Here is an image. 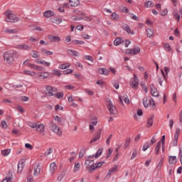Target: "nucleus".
<instances>
[{"label": "nucleus", "mask_w": 182, "mask_h": 182, "mask_svg": "<svg viewBox=\"0 0 182 182\" xmlns=\"http://www.w3.org/2000/svg\"><path fill=\"white\" fill-rule=\"evenodd\" d=\"M3 58L4 62L7 63V65H9L10 66H12L14 63H15V58L18 59L19 58V53H17V51H6L3 54Z\"/></svg>", "instance_id": "1"}, {"label": "nucleus", "mask_w": 182, "mask_h": 182, "mask_svg": "<svg viewBox=\"0 0 182 182\" xmlns=\"http://www.w3.org/2000/svg\"><path fill=\"white\" fill-rule=\"evenodd\" d=\"M6 16V22H9L11 23H15V22H18L19 21V18L14 14L12 11L8 10L4 13Z\"/></svg>", "instance_id": "2"}, {"label": "nucleus", "mask_w": 182, "mask_h": 182, "mask_svg": "<svg viewBox=\"0 0 182 182\" xmlns=\"http://www.w3.org/2000/svg\"><path fill=\"white\" fill-rule=\"evenodd\" d=\"M49 125L51 132H53V133L57 134V136H62V129H60L59 127L53 122V121L50 122Z\"/></svg>", "instance_id": "3"}, {"label": "nucleus", "mask_w": 182, "mask_h": 182, "mask_svg": "<svg viewBox=\"0 0 182 182\" xmlns=\"http://www.w3.org/2000/svg\"><path fill=\"white\" fill-rule=\"evenodd\" d=\"M107 107L109 112V114L114 116V114H117V109L116 107L113 105V102L110 100H107Z\"/></svg>", "instance_id": "4"}, {"label": "nucleus", "mask_w": 182, "mask_h": 182, "mask_svg": "<svg viewBox=\"0 0 182 182\" xmlns=\"http://www.w3.org/2000/svg\"><path fill=\"white\" fill-rule=\"evenodd\" d=\"M129 85L132 89L139 88V78L136 74H134V77L131 79Z\"/></svg>", "instance_id": "5"}, {"label": "nucleus", "mask_w": 182, "mask_h": 182, "mask_svg": "<svg viewBox=\"0 0 182 182\" xmlns=\"http://www.w3.org/2000/svg\"><path fill=\"white\" fill-rule=\"evenodd\" d=\"M179 136H180V129H179V128H177L176 129V132H175V134H174L173 139L171 142V146H177V141L178 140Z\"/></svg>", "instance_id": "6"}, {"label": "nucleus", "mask_w": 182, "mask_h": 182, "mask_svg": "<svg viewBox=\"0 0 182 182\" xmlns=\"http://www.w3.org/2000/svg\"><path fill=\"white\" fill-rule=\"evenodd\" d=\"M36 132L40 134V136H45V124H37L36 127Z\"/></svg>", "instance_id": "7"}, {"label": "nucleus", "mask_w": 182, "mask_h": 182, "mask_svg": "<svg viewBox=\"0 0 182 182\" xmlns=\"http://www.w3.org/2000/svg\"><path fill=\"white\" fill-rule=\"evenodd\" d=\"M46 90L47 94H48L50 96H53V93H55V92H58V88L48 85L46 87Z\"/></svg>", "instance_id": "8"}, {"label": "nucleus", "mask_w": 182, "mask_h": 182, "mask_svg": "<svg viewBox=\"0 0 182 182\" xmlns=\"http://www.w3.org/2000/svg\"><path fill=\"white\" fill-rule=\"evenodd\" d=\"M127 55H137L140 52V48L137 47L132 49H127L126 50Z\"/></svg>", "instance_id": "9"}, {"label": "nucleus", "mask_w": 182, "mask_h": 182, "mask_svg": "<svg viewBox=\"0 0 182 182\" xmlns=\"http://www.w3.org/2000/svg\"><path fill=\"white\" fill-rule=\"evenodd\" d=\"M57 170H58V166H56V163L55 162L51 163L49 167V171L50 175L53 176L56 173Z\"/></svg>", "instance_id": "10"}, {"label": "nucleus", "mask_w": 182, "mask_h": 182, "mask_svg": "<svg viewBox=\"0 0 182 182\" xmlns=\"http://www.w3.org/2000/svg\"><path fill=\"white\" fill-rule=\"evenodd\" d=\"M28 68H31V69H33L34 70H38L39 72H43L44 70L43 67L32 63H28Z\"/></svg>", "instance_id": "11"}, {"label": "nucleus", "mask_w": 182, "mask_h": 182, "mask_svg": "<svg viewBox=\"0 0 182 182\" xmlns=\"http://www.w3.org/2000/svg\"><path fill=\"white\" fill-rule=\"evenodd\" d=\"M105 164V161H101L95 164V165H91L90 168V173H92V171H95L97 168H100V167H102V164Z\"/></svg>", "instance_id": "12"}, {"label": "nucleus", "mask_w": 182, "mask_h": 182, "mask_svg": "<svg viewBox=\"0 0 182 182\" xmlns=\"http://www.w3.org/2000/svg\"><path fill=\"white\" fill-rule=\"evenodd\" d=\"M151 103H153V105H154V101L151 100L150 98L145 97L143 100V104L144 107H149L150 106V105H151Z\"/></svg>", "instance_id": "13"}, {"label": "nucleus", "mask_w": 182, "mask_h": 182, "mask_svg": "<svg viewBox=\"0 0 182 182\" xmlns=\"http://www.w3.org/2000/svg\"><path fill=\"white\" fill-rule=\"evenodd\" d=\"M150 89L152 96H154V97H157V96H159V91H157V89L154 86V84L150 85Z\"/></svg>", "instance_id": "14"}, {"label": "nucleus", "mask_w": 182, "mask_h": 182, "mask_svg": "<svg viewBox=\"0 0 182 182\" xmlns=\"http://www.w3.org/2000/svg\"><path fill=\"white\" fill-rule=\"evenodd\" d=\"M16 49H19L20 50H31V46L26 44H21V45H17L16 46Z\"/></svg>", "instance_id": "15"}, {"label": "nucleus", "mask_w": 182, "mask_h": 182, "mask_svg": "<svg viewBox=\"0 0 182 182\" xmlns=\"http://www.w3.org/2000/svg\"><path fill=\"white\" fill-rule=\"evenodd\" d=\"M48 39L50 42H60V41H62V38H60V37L52 35L48 36Z\"/></svg>", "instance_id": "16"}, {"label": "nucleus", "mask_w": 182, "mask_h": 182, "mask_svg": "<svg viewBox=\"0 0 182 182\" xmlns=\"http://www.w3.org/2000/svg\"><path fill=\"white\" fill-rule=\"evenodd\" d=\"M41 53H42L43 55H46L47 56H51L52 55H53V52L47 50L45 48H41L40 50Z\"/></svg>", "instance_id": "17"}, {"label": "nucleus", "mask_w": 182, "mask_h": 182, "mask_svg": "<svg viewBox=\"0 0 182 182\" xmlns=\"http://www.w3.org/2000/svg\"><path fill=\"white\" fill-rule=\"evenodd\" d=\"M119 169V166L117 165L114 166L113 168L109 169L107 173V177H110L113 173H116L117 170Z\"/></svg>", "instance_id": "18"}, {"label": "nucleus", "mask_w": 182, "mask_h": 182, "mask_svg": "<svg viewBox=\"0 0 182 182\" xmlns=\"http://www.w3.org/2000/svg\"><path fill=\"white\" fill-rule=\"evenodd\" d=\"M23 75H26L27 76H31V77H33L36 76V73L35 71H31L29 70H24L23 71Z\"/></svg>", "instance_id": "19"}, {"label": "nucleus", "mask_w": 182, "mask_h": 182, "mask_svg": "<svg viewBox=\"0 0 182 182\" xmlns=\"http://www.w3.org/2000/svg\"><path fill=\"white\" fill-rule=\"evenodd\" d=\"M123 100L126 105H130V100L127 95L123 96L122 98V97H119V102L122 105H123Z\"/></svg>", "instance_id": "20"}, {"label": "nucleus", "mask_w": 182, "mask_h": 182, "mask_svg": "<svg viewBox=\"0 0 182 182\" xmlns=\"http://www.w3.org/2000/svg\"><path fill=\"white\" fill-rule=\"evenodd\" d=\"M67 52L68 55H70L71 56H75L76 58H77V56H80V53L75 50L68 49Z\"/></svg>", "instance_id": "21"}, {"label": "nucleus", "mask_w": 182, "mask_h": 182, "mask_svg": "<svg viewBox=\"0 0 182 182\" xmlns=\"http://www.w3.org/2000/svg\"><path fill=\"white\" fill-rule=\"evenodd\" d=\"M161 72L162 73V76L158 77V82H159L160 86H163V82H164V79H166V74L164 73V71H163V70H161Z\"/></svg>", "instance_id": "22"}, {"label": "nucleus", "mask_w": 182, "mask_h": 182, "mask_svg": "<svg viewBox=\"0 0 182 182\" xmlns=\"http://www.w3.org/2000/svg\"><path fill=\"white\" fill-rule=\"evenodd\" d=\"M41 174V165H36L33 168V175L39 176Z\"/></svg>", "instance_id": "23"}, {"label": "nucleus", "mask_w": 182, "mask_h": 182, "mask_svg": "<svg viewBox=\"0 0 182 182\" xmlns=\"http://www.w3.org/2000/svg\"><path fill=\"white\" fill-rule=\"evenodd\" d=\"M102 136V133L100 132H98L95 134V136H94V138L90 141V144L92 143H95L96 141H97V140H99L100 139Z\"/></svg>", "instance_id": "24"}, {"label": "nucleus", "mask_w": 182, "mask_h": 182, "mask_svg": "<svg viewBox=\"0 0 182 182\" xmlns=\"http://www.w3.org/2000/svg\"><path fill=\"white\" fill-rule=\"evenodd\" d=\"M25 166V163L22 162V161H19L18 164V170L17 172L18 173V174H21L22 173V170H23V167Z\"/></svg>", "instance_id": "25"}, {"label": "nucleus", "mask_w": 182, "mask_h": 182, "mask_svg": "<svg viewBox=\"0 0 182 182\" xmlns=\"http://www.w3.org/2000/svg\"><path fill=\"white\" fill-rule=\"evenodd\" d=\"M48 77H49V73L48 72L39 73L38 74V77H39L40 79H46Z\"/></svg>", "instance_id": "26"}, {"label": "nucleus", "mask_w": 182, "mask_h": 182, "mask_svg": "<svg viewBox=\"0 0 182 182\" xmlns=\"http://www.w3.org/2000/svg\"><path fill=\"white\" fill-rule=\"evenodd\" d=\"M165 140H166V135H164V136H162L161 139L158 142L160 144H162L161 145L162 153H164V149H165V147H164V146H165L164 141H165Z\"/></svg>", "instance_id": "27"}, {"label": "nucleus", "mask_w": 182, "mask_h": 182, "mask_svg": "<svg viewBox=\"0 0 182 182\" xmlns=\"http://www.w3.org/2000/svg\"><path fill=\"white\" fill-rule=\"evenodd\" d=\"M145 8H153L154 6V3L152 1H146L144 4Z\"/></svg>", "instance_id": "28"}, {"label": "nucleus", "mask_w": 182, "mask_h": 182, "mask_svg": "<svg viewBox=\"0 0 182 182\" xmlns=\"http://www.w3.org/2000/svg\"><path fill=\"white\" fill-rule=\"evenodd\" d=\"M124 31H125V32L128 33L129 35H134V31H132V29L130 28V26H129L127 25L124 26Z\"/></svg>", "instance_id": "29"}, {"label": "nucleus", "mask_w": 182, "mask_h": 182, "mask_svg": "<svg viewBox=\"0 0 182 182\" xmlns=\"http://www.w3.org/2000/svg\"><path fill=\"white\" fill-rule=\"evenodd\" d=\"M122 43H123V39L122 38H120V37L117 38L114 41V46H119V45H122Z\"/></svg>", "instance_id": "30"}, {"label": "nucleus", "mask_w": 182, "mask_h": 182, "mask_svg": "<svg viewBox=\"0 0 182 182\" xmlns=\"http://www.w3.org/2000/svg\"><path fill=\"white\" fill-rule=\"evenodd\" d=\"M98 72L100 75H105L106 76H107V75H109V70H107L106 68H99Z\"/></svg>", "instance_id": "31"}, {"label": "nucleus", "mask_w": 182, "mask_h": 182, "mask_svg": "<svg viewBox=\"0 0 182 182\" xmlns=\"http://www.w3.org/2000/svg\"><path fill=\"white\" fill-rule=\"evenodd\" d=\"M164 49L166 52H171L173 50V48H171V46H170V44L168 43H164Z\"/></svg>", "instance_id": "32"}, {"label": "nucleus", "mask_w": 182, "mask_h": 182, "mask_svg": "<svg viewBox=\"0 0 182 182\" xmlns=\"http://www.w3.org/2000/svg\"><path fill=\"white\" fill-rule=\"evenodd\" d=\"M168 162L169 164H176V163H177V156H169Z\"/></svg>", "instance_id": "33"}, {"label": "nucleus", "mask_w": 182, "mask_h": 182, "mask_svg": "<svg viewBox=\"0 0 182 182\" xmlns=\"http://www.w3.org/2000/svg\"><path fill=\"white\" fill-rule=\"evenodd\" d=\"M69 4L70 6L76 7L79 5V0H69Z\"/></svg>", "instance_id": "34"}, {"label": "nucleus", "mask_w": 182, "mask_h": 182, "mask_svg": "<svg viewBox=\"0 0 182 182\" xmlns=\"http://www.w3.org/2000/svg\"><path fill=\"white\" fill-rule=\"evenodd\" d=\"M80 170V163L79 162H75L74 167H73V172L74 173H77Z\"/></svg>", "instance_id": "35"}, {"label": "nucleus", "mask_w": 182, "mask_h": 182, "mask_svg": "<svg viewBox=\"0 0 182 182\" xmlns=\"http://www.w3.org/2000/svg\"><path fill=\"white\" fill-rule=\"evenodd\" d=\"M146 33L148 38H151L154 35V31L151 28H147Z\"/></svg>", "instance_id": "36"}, {"label": "nucleus", "mask_w": 182, "mask_h": 182, "mask_svg": "<svg viewBox=\"0 0 182 182\" xmlns=\"http://www.w3.org/2000/svg\"><path fill=\"white\" fill-rule=\"evenodd\" d=\"M43 15L46 18H50V16H53V11L48 10L43 13Z\"/></svg>", "instance_id": "37"}, {"label": "nucleus", "mask_w": 182, "mask_h": 182, "mask_svg": "<svg viewBox=\"0 0 182 182\" xmlns=\"http://www.w3.org/2000/svg\"><path fill=\"white\" fill-rule=\"evenodd\" d=\"M5 33H16L18 32V29L14 28V29H9L6 28L4 30Z\"/></svg>", "instance_id": "38"}, {"label": "nucleus", "mask_w": 182, "mask_h": 182, "mask_svg": "<svg viewBox=\"0 0 182 182\" xmlns=\"http://www.w3.org/2000/svg\"><path fill=\"white\" fill-rule=\"evenodd\" d=\"M132 141V139L130 137L127 138V139L125 140V143L124 145V149L126 150V149H127V147H129V146H130V143Z\"/></svg>", "instance_id": "39"}, {"label": "nucleus", "mask_w": 182, "mask_h": 182, "mask_svg": "<svg viewBox=\"0 0 182 182\" xmlns=\"http://www.w3.org/2000/svg\"><path fill=\"white\" fill-rule=\"evenodd\" d=\"M68 68H70V63H66L64 64H60L59 65V69H68Z\"/></svg>", "instance_id": "40"}, {"label": "nucleus", "mask_w": 182, "mask_h": 182, "mask_svg": "<svg viewBox=\"0 0 182 182\" xmlns=\"http://www.w3.org/2000/svg\"><path fill=\"white\" fill-rule=\"evenodd\" d=\"M111 19L114 21H119L120 19V16L117 14V13H112L111 15Z\"/></svg>", "instance_id": "41"}, {"label": "nucleus", "mask_w": 182, "mask_h": 182, "mask_svg": "<svg viewBox=\"0 0 182 182\" xmlns=\"http://www.w3.org/2000/svg\"><path fill=\"white\" fill-rule=\"evenodd\" d=\"M161 144H160L159 142L157 143V144L155 147V149H154L156 154H159V153H160V149H161Z\"/></svg>", "instance_id": "42"}, {"label": "nucleus", "mask_w": 182, "mask_h": 182, "mask_svg": "<svg viewBox=\"0 0 182 182\" xmlns=\"http://www.w3.org/2000/svg\"><path fill=\"white\" fill-rule=\"evenodd\" d=\"M163 163H164V159L162 158L160 159V161H159L156 166L157 170H161V166H163Z\"/></svg>", "instance_id": "43"}, {"label": "nucleus", "mask_w": 182, "mask_h": 182, "mask_svg": "<svg viewBox=\"0 0 182 182\" xmlns=\"http://www.w3.org/2000/svg\"><path fill=\"white\" fill-rule=\"evenodd\" d=\"M10 153H11V149H4L1 151V154L3 156H4L5 157H6V156H9Z\"/></svg>", "instance_id": "44"}, {"label": "nucleus", "mask_w": 182, "mask_h": 182, "mask_svg": "<svg viewBox=\"0 0 182 182\" xmlns=\"http://www.w3.org/2000/svg\"><path fill=\"white\" fill-rule=\"evenodd\" d=\"M72 43H73V45H83V43H85V42L82 41H79V40H73Z\"/></svg>", "instance_id": "45"}, {"label": "nucleus", "mask_w": 182, "mask_h": 182, "mask_svg": "<svg viewBox=\"0 0 182 182\" xmlns=\"http://www.w3.org/2000/svg\"><path fill=\"white\" fill-rule=\"evenodd\" d=\"M153 126V117H151L147 120V127H151Z\"/></svg>", "instance_id": "46"}, {"label": "nucleus", "mask_w": 182, "mask_h": 182, "mask_svg": "<svg viewBox=\"0 0 182 182\" xmlns=\"http://www.w3.org/2000/svg\"><path fill=\"white\" fill-rule=\"evenodd\" d=\"M32 53H33L32 58L35 59L41 57V55H39V53L36 50H32Z\"/></svg>", "instance_id": "47"}, {"label": "nucleus", "mask_w": 182, "mask_h": 182, "mask_svg": "<svg viewBox=\"0 0 182 182\" xmlns=\"http://www.w3.org/2000/svg\"><path fill=\"white\" fill-rule=\"evenodd\" d=\"M119 11L124 14H129V9L125 6H121Z\"/></svg>", "instance_id": "48"}, {"label": "nucleus", "mask_w": 182, "mask_h": 182, "mask_svg": "<svg viewBox=\"0 0 182 182\" xmlns=\"http://www.w3.org/2000/svg\"><path fill=\"white\" fill-rule=\"evenodd\" d=\"M62 22H63V20L59 17H56L53 21V23H56V25H59V23H62Z\"/></svg>", "instance_id": "49"}, {"label": "nucleus", "mask_w": 182, "mask_h": 182, "mask_svg": "<svg viewBox=\"0 0 182 182\" xmlns=\"http://www.w3.org/2000/svg\"><path fill=\"white\" fill-rule=\"evenodd\" d=\"M53 119L55 120V122H58L59 123V124H60V123H62V118L58 115L54 116Z\"/></svg>", "instance_id": "50"}, {"label": "nucleus", "mask_w": 182, "mask_h": 182, "mask_svg": "<svg viewBox=\"0 0 182 182\" xmlns=\"http://www.w3.org/2000/svg\"><path fill=\"white\" fill-rule=\"evenodd\" d=\"M102 152H103V149H98L96 155L95 156V159H98V157H100Z\"/></svg>", "instance_id": "51"}, {"label": "nucleus", "mask_w": 182, "mask_h": 182, "mask_svg": "<svg viewBox=\"0 0 182 182\" xmlns=\"http://www.w3.org/2000/svg\"><path fill=\"white\" fill-rule=\"evenodd\" d=\"M137 156V151L136 149H134L132 151V155L131 156V160H134V158Z\"/></svg>", "instance_id": "52"}, {"label": "nucleus", "mask_w": 182, "mask_h": 182, "mask_svg": "<svg viewBox=\"0 0 182 182\" xmlns=\"http://www.w3.org/2000/svg\"><path fill=\"white\" fill-rule=\"evenodd\" d=\"M1 127H2V129H4L5 130H6V129H8V124H6V122L2 121L1 123Z\"/></svg>", "instance_id": "53"}, {"label": "nucleus", "mask_w": 182, "mask_h": 182, "mask_svg": "<svg viewBox=\"0 0 182 182\" xmlns=\"http://www.w3.org/2000/svg\"><path fill=\"white\" fill-rule=\"evenodd\" d=\"M53 75H54L55 76H60V75L62 74L60 73V70H53Z\"/></svg>", "instance_id": "54"}, {"label": "nucleus", "mask_w": 182, "mask_h": 182, "mask_svg": "<svg viewBox=\"0 0 182 182\" xmlns=\"http://www.w3.org/2000/svg\"><path fill=\"white\" fill-rule=\"evenodd\" d=\"M84 59H85V60H90V62H93V57H92V55H84L83 56Z\"/></svg>", "instance_id": "55"}, {"label": "nucleus", "mask_w": 182, "mask_h": 182, "mask_svg": "<svg viewBox=\"0 0 182 182\" xmlns=\"http://www.w3.org/2000/svg\"><path fill=\"white\" fill-rule=\"evenodd\" d=\"M41 65H43V66H46V68H49V66H50V62H47L45 60H42Z\"/></svg>", "instance_id": "56"}, {"label": "nucleus", "mask_w": 182, "mask_h": 182, "mask_svg": "<svg viewBox=\"0 0 182 182\" xmlns=\"http://www.w3.org/2000/svg\"><path fill=\"white\" fill-rule=\"evenodd\" d=\"M112 138H113V135L110 134L109 136V137L107 139V140L105 141V143H106L107 146H109L110 145V140H112Z\"/></svg>", "instance_id": "57"}, {"label": "nucleus", "mask_w": 182, "mask_h": 182, "mask_svg": "<svg viewBox=\"0 0 182 182\" xmlns=\"http://www.w3.org/2000/svg\"><path fill=\"white\" fill-rule=\"evenodd\" d=\"M53 151V149H52V148H49L48 149L46 150V151L45 152V156H50V154H52V152Z\"/></svg>", "instance_id": "58"}, {"label": "nucleus", "mask_w": 182, "mask_h": 182, "mask_svg": "<svg viewBox=\"0 0 182 182\" xmlns=\"http://www.w3.org/2000/svg\"><path fill=\"white\" fill-rule=\"evenodd\" d=\"M150 144L149 142H146L144 146H143V148H142V151H146V150H147V149H149L150 147Z\"/></svg>", "instance_id": "59"}, {"label": "nucleus", "mask_w": 182, "mask_h": 182, "mask_svg": "<svg viewBox=\"0 0 182 182\" xmlns=\"http://www.w3.org/2000/svg\"><path fill=\"white\" fill-rule=\"evenodd\" d=\"M173 16H174V18H176V19L178 20V22L180 21V14H178V13L177 12V11H175L173 12Z\"/></svg>", "instance_id": "60"}, {"label": "nucleus", "mask_w": 182, "mask_h": 182, "mask_svg": "<svg viewBox=\"0 0 182 182\" xmlns=\"http://www.w3.org/2000/svg\"><path fill=\"white\" fill-rule=\"evenodd\" d=\"M85 164H86V166H94L93 164H94V162H93V161L92 160H89V159H87V160H86L85 161Z\"/></svg>", "instance_id": "61"}, {"label": "nucleus", "mask_w": 182, "mask_h": 182, "mask_svg": "<svg viewBox=\"0 0 182 182\" xmlns=\"http://www.w3.org/2000/svg\"><path fill=\"white\" fill-rule=\"evenodd\" d=\"M131 19H133L134 21H139V17L133 14H129Z\"/></svg>", "instance_id": "62"}, {"label": "nucleus", "mask_w": 182, "mask_h": 182, "mask_svg": "<svg viewBox=\"0 0 182 182\" xmlns=\"http://www.w3.org/2000/svg\"><path fill=\"white\" fill-rule=\"evenodd\" d=\"M25 147L28 150H32L33 149V146H32L31 144H28V143L25 144Z\"/></svg>", "instance_id": "63"}, {"label": "nucleus", "mask_w": 182, "mask_h": 182, "mask_svg": "<svg viewBox=\"0 0 182 182\" xmlns=\"http://www.w3.org/2000/svg\"><path fill=\"white\" fill-rule=\"evenodd\" d=\"M2 182H12V178L11 177H6L3 179Z\"/></svg>", "instance_id": "64"}]
</instances>
